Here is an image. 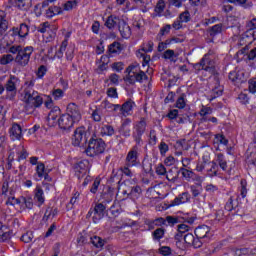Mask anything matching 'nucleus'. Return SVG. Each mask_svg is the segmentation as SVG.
<instances>
[{"label":"nucleus","instance_id":"ea45409f","mask_svg":"<svg viewBox=\"0 0 256 256\" xmlns=\"http://www.w3.org/2000/svg\"><path fill=\"white\" fill-rule=\"evenodd\" d=\"M152 237L154 241H161L163 237H165V229L163 228H158L152 233Z\"/></svg>","mask_w":256,"mask_h":256},{"label":"nucleus","instance_id":"f03ea898","mask_svg":"<svg viewBox=\"0 0 256 256\" xmlns=\"http://www.w3.org/2000/svg\"><path fill=\"white\" fill-rule=\"evenodd\" d=\"M33 51L35 49L32 46L23 47L21 45H13L9 47V53L16 55L14 57V63L19 67H27L29 65Z\"/></svg>","mask_w":256,"mask_h":256},{"label":"nucleus","instance_id":"5fc2aeb1","mask_svg":"<svg viewBox=\"0 0 256 256\" xmlns=\"http://www.w3.org/2000/svg\"><path fill=\"white\" fill-rule=\"evenodd\" d=\"M241 189H240V195L242 199H245L247 197V180L243 179L240 182Z\"/></svg>","mask_w":256,"mask_h":256},{"label":"nucleus","instance_id":"f257e3e1","mask_svg":"<svg viewBox=\"0 0 256 256\" xmlns=\"http://www.w3.org/2000/svg\"><path fill=\"white\" fill-rule=\"evenodd\" d=\"M35 87V81L26 82L24 85V90L22 92V101L26 105V111H35L43 105V96L39 92L33 89Z\"/></svg>","mask_w":256,"mask_h":256},{"label":"nucleus","instance_id":"de8ad7c7","mask_svg":"<svg viewBox=\"0 0 256 256\" xmlns=\"http://www.w3.org/2000/svg\"><path fill=\"white\" fill-rule=\"evenodd\" d=\"M147 52H143V50H138L137 52V57H142L143 58V67L145 65H149V62L151 61V56L146 55Z\"/></svg>","mask_w":256,"mask_h":256},{"label":"nucleus","instance_id":"ddd939ff","mask_svg":"<svg viewBox=\"0 0 256 256\" xmlns=\"http://www.w3.org/2000/svg\"><path fill=\"white\" fill-rule=\"evenodd\" d=\"M66 114L68 117H70V119H72V121L76 123H79L82 119L81 109H79V106H77L75 103L68 104L66 108Z\"/></svg>","mask_w":256,"mask_h":256},{"label":"nucleus","instance_id":"603ef678","mask_svg":"<svg viewBox=\"0 0 256 256\" xmlns=\"http://www.w3.org/2000/svg\"><path fill=\"white\" fill-rule=\"evenodd\" d=\"M17 155H18V161H23L27 159V157H29V153H27V150L23 146H20V149L18 150Z\"/></svg>","mask_w":256,"mask_h":256},{"label":"nucleus","instance_id":"bf43d9fd","mask_svg":"<svg viewBox=\"0 0 256 256\" xmlns=\"http://www.w3.org/2000/svg\"><path fill=\"white\" fill-rule=\"evenodd\" d=\"M177 55H175V50L168 49L164 52L163 58L164 59H169L170 61H173Z\"/></svg>","mask_w":256,"mask_h":256},{"label":"nucleus","instance_id":"c756f323","mask_svg":"<svg viewBox=\"0 0 256 256\" xmlns=\"http://www.w3.org/2000/svg\"><path fill=\"white\" fill-rule=\"evenodd\" d=\"M100 133L102 136L113 137V135H115V128L109 124L102 125Z\"/></svg>","mask_w":256,"mask_h":256},{"label":"nucleus","instance_id":"49530a36","mask_svg":"<svg viewBox=\"0 0 256 256\" xmlns=\"http://www.w3.org/2000/svg\"><path fill=\"white\" fill-rule=\"evenodd\" d=\"M191 227H189L187 224H180L178 225V233L175 236V239H179L183 235V233H187Z\"/></svg>","mask_w":256,"mask_h":256},{"label":"nucleus","instance_id":"09e8293b","mask_svg":"<svg viewBox=\"0 0 256 256\" xmlns=\"http://www.w3.org/2000/svg\"><path fill=\"white\" fill-rule=\"evenodd\" d=\"M178 19L182 23H189V21H191V13L189 12V10H186V11L180 13Z\"/></svg>","mask_w":256,"mask_h":256},{"label":"nucleus","instance_id":"1a4fd4ad","mask_svg":"<svg viewBox=\"0 0 256 256\" xmlns=\"http://www.w3.org/2000/svg\"><path fill=\"white\" fill-rule=\"evenodd\" d=\"M19 83H21V80L15 75H10L9 79L6 81L4 89L9 93V99H15Z\"/></svg>","mask_w":256,"mask_h":256},{"label":"nucleus","instance_id":"4be33fe9","mask_svg":"<svg viewBox=\"0 0 256 256\" xmlns=\"http://www.w3.org/2000/svg\"><path fill=\"white\" fill-rule=\"evenodd\" d=\"M121 21L122 20L119 17L111 15L107 18L105 27H107V29H115V27H119Z\"/></svg>","mask_w":256,"mask_h":256},{"label":"nucleus","instance_id":"6e6d98bb","mask_svg":"<svg viewBox=\"0 0 256 256\" xmlns=\"http://www.w3.org/2000/svg\"><path fill=\"white\" fill-rule=\"evenodd\" d=\"M101 115H103V111L101 110V108H96L92 112L93 121H96L97 123H99V121H101Z\"/></svg>","mask_w":256,"mask_h":256},{"label":"nucleus","instance_id":"c9c22d12","mask_svg":"<svg viewBox=\"0 0 256 256\" xmlns=\"http://www.w3.org/2000/svg\"><path fill=\"white\" fill-rule=\"evenodd\" d=\"M222 31L223 24H216L209 29L208 33L210 37H216V35H219L220 33H222Z\"/></svg>","mask_w":256,"mask_h":256},{"label":"nucleus","instance_id":"2eb2a0df","mask_svg":"<svg viewBox=\"0 0 256 256\" xmlns=\"http://www.w3.org/2000/svg\"><path fill=\"white\" fill-rule=\"evenodd\" d=\"M75 175L78 179H81L87 175V171H89V161L83 160L78 162L74 167Z\"/></svg>","mask_w":256,"mask_h":256},{"label":"nucleus","instance_id":"79ce46f5","mask_svg":"<svg viewBox=\"0 0 256 256\" xmlns=\"http://www.w3.org/2000/svg\"><path fill=\"white\" fill-rule=\"evenodd\" d=\"M207 165H209V160L205 159V157H203V161H198L196 164V171L198 173H203V171H205V167H207Z\"/></svg>","mask_w":256,"mask_h":256},{"label":"nucleus","instance_id":"2f4dec72","mask_svg":"<svg viewBox=\"0 0 256 256\" xmlns=\"http://www.w3.org/2000/svg\"><path fill=\"white\" fill-rule=\"evenodd\" d=\"M61 13H63V9H61V7L51 6L46 11V17H48V19H52V17H55V15H61Z\"/></svg>","mask_w":256,"mask_h":256},{"label":"nucleus","instance_id":"f8f14e48","mask_svg":"<svg viewBox=\"0 0 256 256\" xmlns=\"http://www.w3.org/2000/svg\"><path fill=\"white\" fill-rule=\"evenodd\" d=\"M38 33H48V41H53L57 35V27L55 24H49V22H44L40 24L37 28Z\"/></svg>","mask_w":256,"mask_h":256},{"label":"nucleus","instance_id":"0e129e2a","mask_svg":"<svg viewBox=\"0 0 256 256\" xmlns=\"http://www.w3.org/2000/svg\"><path fill=\"white\" fill-rule=\"evenodd\" d=\"M129 167H133V166H128L125 163V166L120 168V171L123 173V175H125L126 177H133V171H131V169H129Z\"/></svg>","mask_w":256,"mask_h":256},{"label":"nucleus","instance_id":"dca6fc26","mask_svg":"<svg viewBox=\"0 0 256 256\" xmlns=\"http://www.w3.org/2000/svg\"><path fill=\"white\" fill-rule=\"evenodd\" d=\"M184 241L187 245H192L195 249H199V247H203V241L195 238L192 233H187L184 235Z\"/></svg>","mask_w":256,"mask_h":256},{"label":"nucleus","instance_id":"8fccbe9b","mask_svg":"<svg viewBox=\"0 0 256 256\" xmlns=\"http://www.w3.org/2000/svg\"><path fill=\"white\" fill-rule=\"evenodd\" d=\"M31 0H15L14 4L18 9H28Z\"/></svg>","mask_w":256,"mask_h":256},{"label":"nucleus","instance_id":"37998d69","mask_svg":"<svg viewBox=\"0 0 256 256\" xmlns=\"http://www.w3.org/2000/svg\"><path fill=\"white\" fill-rule=\"evenodd\" d=\"M18 31L20 33V38L23 39L29 35V26L27 24L22 23L20 24V27L18 28Z\"/></svg>","mask_w":256,"mask_h":256},{"label":"nucleus","instance_id":"a19ab883","mask_svg":"<svg viewBox=\"0 0 256 256\" xmlns=\"http://www.w3.org/2000/svg\"><path fill=\"white\" fill-rule=\"evenodd\" d=\"M15 61V57L11 54H4L0 58V65H9V63H13Z\"/></svg>","mask_w":256,"mask_h":256},{"label":"nucleus","instance_id":"473e14b6","mask_svg":"<svg viewBox=\"0 0 256 256\" xmlns=\"http://www.w3.org/2000/svg\"><path fill=\"white\" fill-rule=\"evenodd\" d=\"M140 71L141 66L139 65V63L134 62L126 68L125 73H127V75H133L135 73H139Z\"/></svg>","mask_w":256,"mask_h":256},{"label":"nucleus","instance_id":"6e6552de","mask_svg":"<svg viewBox=\"0 0 256 256\" xmlns=\"http://www.w3.org/2000/svg\"><path fill=\"white\" fill-rule=\"evenodd\" d=\"M105 209L107 207L103 203H97L94 208H90L86 217L87 219L92 217L93 223H99L100 219L105 217Z\"/></svg>","mask_w":256,"mask_h":256},{"label":"nucleus","instance_id":"0eeeda50","mask_svg":"<svg viewBox=\"0 0 256 256\" xmlns=\"http://www.w3.org/2000/svg\"><path fill=\"white\" fill-rule=\"evenodd\" d=\"M141 144L134 145L127 153L125 158V164L128 167H137L139 165V149Z\"/></svg>","mask_w":256,"mask_h":256},{"label":"nucleus","instance_id":"052dcab7","mask_svg":"<svg viewBox=\"0 0 256 256\" xmlns=\"http://www.w3.org/2000/svg\"><path fill=\"white\" fill-rule=\"evenodd\" d=\"M79 195H81L79 192H75L73 194L72 198L70 199V202L67 204L68 209H73V205L77 203V199H79Z\"/></svg>","mask_w":256,"mask_h":256},{"label":"nucleus","instance_id":"393cba45","mask_svg":"<svg viewBox=\"0 0 256 256\" xmlns=\"http://www.w3.org/2000/svg\"><path fill=\"white\" fill-rule=\"evenodd\" d=\"M133 107H135V102H133V100L126 101L120 108L122 115H124V117H127V115H131Z\"/></svg>","mask_w":256,"mask_h":256},{"label":"nucleus","instance_id":"20e7f679","mask_svg":"<svg viewBox=\"0 0 256 256\" xmlns=\"http://www.w3.org/2000/svg\"><path fill=\"white\" fill-rule=\"evenodd\" d=\"M145 131H147V118L142 117L140 121L134 123L132 137L137 143V145H141L143 143V135H145Z\"/></svg>","mask_w":256,"mask_h":256},{"label":"nucleus","instance_id":"e433bc0d","mask_svg":"<svg viewBox=\"0 0 256 256\" xmlns=\"http://www.w3.org/2000/svg\"><path fill=\"white\" fill-rule=\"evenodd\" d=\"M180 172L182 173V177H184L186 181H191V179H193V177L195 176V172L187 168H180Z\"/></svg>","mask_w":256,"mask_h":256},{"label":"nucleus","instance_id":"5701e85b","mask_svg":"<svg viewBox=\"0 0 256 256\" xmlns=\"http://www.w3.org/2000/svg\"><path fill=\"white\" fill-rule=\"evenodd\" d=\"M47 173V170L45 169V164L43 162H39L36 166V173L34 174V180L35 181H41L43 177H45V174Z\"/></svg>","mask_w":256,"mask_h":256},{"label":"nucleus","instance_id":"7ed1b4c3","mask_svg":"<svg viewBox=\"0 0 256 256\" xmlns=\"http://www.w3.org/2000/svg\"><path fill=\"white\" fill-rule=\"evenodd\" d=\"M217 61V55L215 51L209 50L199 63L194 64L195 71H207L211 75L215 74V64Z\"/></svg>","mask_w":256,"mask_h":256},{"label":"nucleus","instance_id":"aec40b11","mask_svg":"<svg viewBox=\"0 0 256 256\" xmlns=\"http://www.w3.org/2000/svg\"><path fill=\"white\" fill-rule=\"evenodd\" d=\"M34 200L38 203L39 207L45 203V192L39 185L34 189Z\"/></svg>","mask_w":256,"mask_h":256},{"label":"nucleus","instance_id":"7c9ffc66","mask_svg":"<svg viewBox=\"0 0 256 256\" xmlns=\"http://www.w3.org/2000/svg\"><path fill=\"white\" fill-rule=\"evenodd\" d=\"M208 165H211V167L206 170L208 177H217V175H219V165H217L214 160L208 162Z\"/></svg>","mask_w":256,"mask_h":256},{"label":"nucleus","instance_id":"338daca9","mask_svg":"<svg viewBox=\"0 0 256 256\" xmlns=\"http://www.w3.org/2000/svg\"><path fill=\"white\" fill-rule=\"evenodd\" d=\"M165 11V2L163 0H159L155 7V12L160 14Z\"/></svg>","mask_w":256,"mask_h":256},{"label":"nucleus","instance_id":"412c9836","mask_svg":"<svg viewBox=\"0 0 256 256\" xmlns=\"http://www.w3.org/2000/svg\"><path fill=\"white\" fill-rule=\"evenodd\" d=\"M61 115V110L59 108H55L54 110H51L48 114V125L50 127H55L57 125V117Z\"/></svg>","mask_w":256,"mask_h":256},{"label":"nucleus","instance_id":"4d7b16f0","mask_svg":"<svg viewBox=\"0 0 256 256\" xmlns=\"http://www.w3.org/2000/svg\"><path fill=\"white\" fill-rule=\"evenodd\" d=\"M75 7H77V1H75V0L67 1L63 5L64 11H71V10L75 9Z\"/></svg>","mask_w":256,"mask_h":256},{"label":"nucleus","instance_id":"a211bd4d","mask_svg":"<svg viewBox=\"0 0 256 256\" xmlns=\"http://www.w3.org/2000/svg\"><path fill=\"white\" fill-rule=\"evenodd\" d=\"M118 133H120V135L125 138L131 137V120L130 119H126L121 124V126L118 129Z\"/></svg>","mask_w":256,"mask_h":256},{"label":"nucleus","instance_id":"6ab92c4d","mask_svg":"<svg viewBox=\"0 0 256 256\" xmlns=\"http://www.w3.org/2000/svg\"><path fill=\"white\" fill-rule=\"evenodd\" d=\"M118 30L123 39H129V37H131V28L129 27V24L125 22V20L120 21Z\"/></svg>","mask_w":256,"mask_h":256},{"label":"nucleus","instance_id":"bb28decb","mask_svg":"<svg viewBox=\"0 0 256 256\" xmlns=\"http://www.w3.org/2000/svg\"><path fill=\"white\" fill-rule=\"evenodd\" d=\"M59 210L57 208L47 207L42 218L43 221L47 222L49 219L57 217Z\"/></svg>","mask_w":256,"mask_h":256},{"label":"nucleus","instance_id":"a878e982","mask_svg":"<svg viewBox=\"0 0 256 256\" xmlns=\"http://www.w3.org/2000/svg\"><path fill=\"white\" fill-rule=\"evenodd\" d=\"M90 243L96 248L102 250L103 247H105V239L99 237V236H92L90 237Z\"/></svg>","mask_w":256,"mask_h":256},{"label":"nucleus","instance_id":"cd10ccee","mask_svg":"<svg viewBox=\"0 0 256 256\" xmlns=\"http://www.w3.org/2000/svg\"><path fill=\"white\" fill-rule=\"evenodd\" d=\"M23 135V130L19 124H13L10 129V136L12 139H21Z\"/></svg>","mask_w":256,"mask_h":256},{"label":"nucleus","instance_id":"4c0bfd02","mask_svg":"<svg viewBox=\"0 0 256 256\" xmlns=\"http://www.w3.org/2000/svg\"><path fill=\"white\" fill-rule=\"evenodd\" d=\"M229 3H233L234 5H240L241 7H244V9H249L253 7V3L247 2V0H228Z\"/></svg>","mask_w":256,"mask_h":256},{"label":"nucleus","instance_id":"13d9d810","mask_svg":"<svg viewBox=\"0 0 256 256\" xmlns=\"http://www.w3.org/2000/svg\"><path fill=\"white\" fill-rule=\"evenodd\" d=\"M21 201L23 204H25L26 209H33V198L21 197Z\"/></svg>","mask_w":256,"mask_h":256},{"label":"nucleus","instance_id":"c03bdc74","mask_svg":"<svg viewBox=\"0 0 256 256\" xmlns=\"http://www.w3.org/2000/svg\"><path fill=\"white\" fill-rule=\"evenodd\" d=\"M187 95L181 94L180 97L176 101V107L178 109H185V106L187 105V101L185 100Z\"/></svg>","mask_w":256,"mask_h":256},{"label":"nucleus","instance_id":"9d476101","mask_svg":"<svg viewBox=\"0 0 256 256\" xmlns=\"http://www.w3.org/2000/svg\"><path fill=\"white\" fill-rule=\"evenodd\" d=\"M194 233H195L196 239H198V241H202V245L203 243L209 241L211 237H213V234L211 233V228H209V226L207 225L198 226L194 230Z\"/></svg>","mask_w":256,"mask_h":256},{"label":"nucleus","instance_id":"b1692460","mask_svg":"<svg viewBox=\"0 0 256 256\" xmlns=\"http://www.w3.org/2000/svg\"><path fill=\"white\" fill-rule=\"evenodd\" d=\"M213 161L216 165H218V167H220V169H222V171H227L228 166L225 155H223L222 153H218L216 154V158Z\"/></svg>","mask_w":256,"mask_h":256},{"label":"nucleus","instance_id":"3c124183","mask_svg":"<svg viewBox=\"0 0 256 256\" xmlns=\"http://www.w3.org/2000/svg\"><path fill=\"white\" fill-rule=\"evenodd\" d=\"M65 96V92L61 89H54L52 91V97L55 101H59L61 99H63V97Z\"/></svg>","mask_w":256,"mask_h":256},{"label":"nucleus","instance_id":"69168bd1","mask_svg":"<svg viewBox=\"0 0 256 256\" xmlns=\"http://www.w3.org/2000/svg\"><path fill=\"white\" fill-rule=\"evenodd\" d=\"M142 190L140 186H135L131 189V192L127 194L128 196L130 195L131 197H139L141 195Z\"/></svg>","mask_w":256,"mask_h":256},{"label":"nucleus","instance_id":"58836bf2","mask_svg":"<svg viewBox=\"0 0 256 256\" xmlns=\"http://www.w3.org/2000/svg\"><path fill=\"white\" fill-rule=\"evenodd\" d=\"M67 45H68V42L66 39L61 43L59 50L55 54V57H57V59H63V54L65 53V51H67Z\"/></svg>","mask_w":256,"mask_h":256},{"label":"nucleus","instance_id":"4468645a","mask_svg":"<svg viewBox=\"0 0 256 256\" xmlns=\"http://www.w3.org/2000/svg\"><path fill=\"white\" fill-rule=\"evenodd\" d=\"M58 127L62 131H69L75 125L76 122L73 121V119L67 115V114H62L58 119H57Z\"/></svg>","mask_w":256,"mask_h":256},{"label":"nucleus","instance_id":"39448f33","mask_svg":"<svg viewBox=\"0 0 256 256\" xmlns=\"http://www.w3.org/2000/svg\"><path fill=\"white\" fill-rule=\"evenodd\" d=\"M105 152V142L103 139H91L85 153L88 157H97Z\"/></svg>","mask_w":256,"mask_h":256},{"label":"nucleus","instance_id":"c85d7f7f","mask_svg":"<svg viewBox=\"0 0 256 256\" xmlns=\"http://www.w3.org/2000/svg\"><path fill=\"white\" fill-rule=\"evenodd\" d=\"M9 22L5 19V12L0 10V37L7 31Z\"/></svg>","mask_w":256,"mask_h":256},{"label":"nucleus","instance_id":"a18cd8bd","mask_svg":"<svg viewBox=\"0 0 256 256\" xmlns=\"http://www.w3.org/2000/svg\"><path fill=\"white\" fill-rule=\"evenodd\" d=\"M108 51H109V53H112V54L120 53V51H121V43L113 42L112 44H110L108 46Z\"/></svg>","mask_w":256,"mask_h":256},{"label":"nucleus","instance_id":"774afa93","mask_svg":"<svg viewBox=\"0 0 256 256\" xmlns=\"http://www.w3.org/2000/svg\"><path fill=\"white\" fill-rule=\"evenodd\" d=\"M248 85L250 93H256V79L249 80Z\"/></svg>","mask_w":256,"mask_h":256},{"label":"nucleus","instance_id":"864d4df0","mask_svg":"<svg viewBox=\"0 0 256 256\" xmlns=\"http://www.w3.org/2000/svg\"><path fill=\"white\" fill-rule=\"evenodd\" d=\"M33 232L32 231H28L26 233H24L21 236V241H23V243H31L33 241Z\"/></svg>","mask_w":256,"mask_h":256},{"label":"nucleus","instance_id":"f704fd0d","mask_svg":"<svg viewBox=\"0 0 256 256\" xmlns=\"http://www.w3.org/2000/svg\"><path fill=\"white\" fill-rule=\"evenodd\" d=\"M213 114V108L207 107V106H202L200 109L199 115L202 117V121L207 122V115H212Z\"/></svg>","mask_w":256,"mask_h":256},{"label":"nucleus","instance_id":"423d86ee","mask_svg":"<svg viewBox=\"0 0 256 256\" xmlns=\"http://www.w3.org/2000/svg\"><path fill=\"white\" fill-rule=\"evenodd\" d=\"M89 139V132L84 126L76 128L72 137V145L74 147H83L87 145V140Z\"/></svg>","mask_w":256,"mask_h":256},{"label":"nucleus","instance_id":"f3484780","mask_svg":"<svg viewBox=\"0 0 256 256\" xmlns=\"http://www.w3.org/2000/svg\"><path fill=\"white\" fill-rule=\"evenodd\" d=\"M189 201H191V194L189 192H183L172 201L171 206L183 205L189 203Z\"/></svg>","mask_w":256,"mask_h":256},{"label":"nucleus","instance_id":"9b49d317","mask_svg":"<svg viewBox=\"0 0 256 256\" xmlns=\"http://www.w3.org/2000/svg\"><path fill=\"white\" fill-rule=\"evenodd\" d=\"M149 79V76L143 71L140 70L137 73L126 75L124 77L125 83H128V85H135V83H143V81H147Z\"/></svg>","mask_w":256,"mask_h":256},{"label":"nucleus","instance_id":"72a5a7b5","mask_svg":"<svg viewBox=\"0 0 256 256\" xmlns=\"http://www.w3.org/2000/svg\"><path fill=\"white\" fill-rule=\"evenodd\" d=\"M190 193H192L193 197H199L201 193H203V186L201 183H197L190 186Z\"/></svg>","mask_w":256,"mask_h":256},{"label":"nucleus","instance_id":"680f3d73","mask_svg":"<svg viewBox=\"0 0 256 256\" xmlns=\"http://www.w3.org/2000/svg\"><path fill=\"white\" fill-rule=\"evenodd\" d=\"M205 191L213 195V193H217V191H219V187H217L215 184H207L205 186Z\"/></svg>","mask_w":256,"mask_h":256},{"label":"nucleus","instance_id":"e2e57ef3","mask_svg":"<svg viewBox=\"0 0 256 256\" xmlns=\"http://www.w3.org/2000/svg\"><path fill=\"white\" fill-rule=\"evenodd\" d=\"M235 207H237V204H234L233 197H230L228 199V201L226 202L225 210L226 211H233V209H235Z\"/></svg>","mask_w":256,"mask_h":256}]
</instances>
